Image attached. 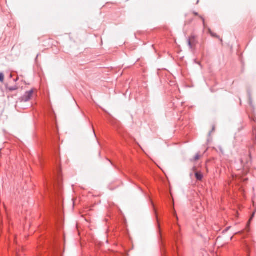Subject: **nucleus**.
Instances as JSON below:
<instances>
[{"label": "nucleus", "mask_w": 256, "mask_h": 256, "mask_svg": "<svg viewBox=\"0 0 256 256\" xmlns=\"http://www.w3.org/2000/svg\"><path fill=\"white\" fill-rule=\"evenodd\" d=\"M198 43V36L192 34L188 38V44L191 49H194Z\"/></svg>", "instance_id": "1"}, {"label": "nucleus", "mask_w": 256, "mask_h": 256, "mask_svg": "<svg viewBox=\"0 0 256 256\" xmlns=\"http://www.w3.org/2000/svg\"><path fill=\"white\" fill-rule=\"evenodd\" d=\"M34 94V90L32 89L29 91L26 92L24 94L21 98V100L24 102H27L29 101Z\"/></svg>", "instance_id": "2"}, {"label": "nucleus", "mask_w": 256, "mask_h": 256, "mask_svg": "<svg viewBox=\"0 0 256 256\" xmlns=\"http://www.w3.org/2000/svg\"><path fill=\"white\" fill-rule=\"evenodd\" d=\"M195 176L197 180H202L203 178V174L200 172H196L195 174Z\"/></svg>", "instance_id": "3"}, {"label": "nucleus", "mask_w": 256, "mask_h": 256, "mask_svg": "<svg viewBox=\"0 0 256 256\" xmlns=\"http://www.w3.org/2000/svg\"><path fill=\"white\" fill-rule=\"evenodd\" d=\"M18 89V86H6V90L9 92H12L14 90H16Z\"/></svg>", "instance_id": "4"}, {"label": "nucleus", "mask_w": 256, "mask_h": 256, "mask_svg": "<svg viewBox=\"0 0 256 256\" xmlns=\"http://www.w3.org/2000/svg\"><path fill=\"white\" fill-rule=\"evenodd\" d=\"M192 14L194 15V16H199V18L202 20V23H203V25H204V27H205L206 23H205V20H204V18L202 16H199L198 14V12H192Z\"/></svg>", "instance_id": "5"}, {"label": "nucleus", "mask_w": 256, "mask_h": 256, "mask_svg": "<svg viewBox=\"0 0 256 256\" xmlns=\"http://www.w3.org/2000/svg\"><path fill=\"white\" fill-rule=\"evenodd\" d=\"M208 32L212 36L216 38H220L219 36H218L216 34L212 32L210 29L208 30Z\"/></svg>", "instance_id": "6"}, {"label": "nucleus", "mask_w": 256, "mask_h": 256, "mask_svg": "<svg viewBox=\"0 0 256 256\" xmlns=\"http://www.w3.org/2000/svg\"><path fill=\"white\" fill-rule=\"evenodd\" d=\"M201 157V155L200 154H196V155L194 156V161L196 162V161H197Z\"/></svg>", "instance_id": "7"}, {"label": "nucleus", "mask_w": 256, "mask_h": 256, "mask_svg": "<svg viewBox=\"0 0 256 256\" xmlns=\"http://www.w3.org/2000/svg\"><path fill=\"white\" fill-rule=\"evenodd\" d=\"M4 74L2 72H0V82H4Z\"/></svg>", "instance_id": "8"}, {"label": "nucleus", "mask_w": 256, "mask_h": 256, "mask_svg": "<svg viewBox=\"0 0 256 256\" xmlns=\"http://www.w3.org/2000/svg\"><path fill=\"white\" fill-rule=\"evenodd\" d=\"M253 134L255 136V138L256 139V126H254L253 128V130H252Z\"/></svg>", "instance_id": "9"}, {"label": "nucleus", "mask_w": 256, "mask_h": 256, "mask_svg": "<svg viewBox=\"0 0 256 256\" xmlns=\"http://www.w3.org/2000/svg\"><path fill=\"white\" fill-rule=\"evenodd\" d=\"M254 214H255V212H254L249 220V222H250V220L253 218L254 217Z\"/></svg>", "instance_id": "10"}, {"label": "nucleus", "mask_w": 256, "mask_h": 256, "mask_svg": "<svg viewBox=\"0 0 256 256\" xmlns=\"http://www.w3.org/2000/svg\"><path fill=\"white\" fill-rule=\"evenodd\" d=\"M110 122L112 124L114 125L115 124H116L117 122L115 120H112V121H110Z\"/></svg>", "instance_id": "11"}, {"label": "nucleus", "mask_w": 256, "mask_h": 256, "mask_svg": "<svg viewBox=\"0 0 256 256\" xmlns=\"http://www.w3.org/2000/svg\"><path fill=\"white\" fill-rule=\"evenodd\" d=\"M48 45H50V44H43V46H48Z\"/></svg>", "instance_id": "12"}, {"label": "nucleus", "mask_w": 256, "mask_h": 256, "mask_svg": "<svg viewBox=\"0 0 256 256\" xmlns=\"http://www.w3.org/2000/svg\"><path fill=\"white\" fill-rule=\"evenodd\" d=\"M16 256H19V254L18 252H16Z\"/></svg>", "instance_id": "13"}, {"label": "nucleus", "mask_w": 256, "mask_h": 256, "mask_svg": "<svg viewBox=\"0 0 256 256\" xmlns=\"http://www.w3.org/2000/svg\"><path fill=\"white\" fill-rule=\"evenodd\" d=\"M18 80V78H16V80H14V82H16Z\"/></svg>", "instance_id": "14"}, {"label": "nucleus", "mask_w": 256, "mask_h": 256, "mask_svg": "<svg viewBox=\"0 0 256 256\" xmlns=\"http://www.w3.org/2000/svg\"><path fill=\"white\" fill-rule=\"evenodd\" d=\"M214 130V126L213 128H212V130Z\"/></svg>", "instance_id": "15"}]
</instances>
